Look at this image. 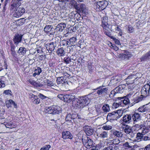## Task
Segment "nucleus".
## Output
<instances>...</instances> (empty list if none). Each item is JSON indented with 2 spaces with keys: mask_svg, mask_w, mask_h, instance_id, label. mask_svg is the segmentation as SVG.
Here are the masks:
<instances>
[{
  "mask_svg": "<svg viewBox=\"0 0 150 150\" xmlns=\"http://www.w3.org/2000/svg\"><path fill=\"white\" fill-rule=\"evenodd\" d=\"M38 96L40 98H41L42 100L49 98L48 97L44 95L41 93H39L38 95Z\"/></svg>",
  "mask_w": 150,
  "mask_h": 150,
  "instance_id": "obj_53",
  "label": "nucleus"
},
{
  "mask_svg": "<svg viewBox=\"0 0 150 150\" xmlns=\"http://www.w3.org/2000/svg\"><path fill=\"white\" fill-rule=\"evenodd\" d=\"M80 11H82V12H83L84 9L85 8V5L83 4H81L79 5Z\"/></svg>",
  "mask_w": 150,
  "mask_h": 150,
  "instance_id": "obj_54",
  "label": "nucleus"
},
{
  "mask_svg": "<svg viewBox=\"0 0 150 150\" xmlns=\"http://www.w3.org/2000/svg\"><path fill=\"white\" fill-rule=\"evenodd\" d=\"M4 93H5L6 95L10 94V95H11L12 92L11 90H5L4 91Z\"/></svg>",
  "mask_w": 150,
  "mask_h": 150,
  "instance_id": "obj_56",
  "label": "nucleus"
},
{
  "mask_svg": "<svg viewBox=\"0 0 150 150\" xmlns=\"http://www.w3.org/2000/svg\"><path fill=\"white\" fill-rule=\"evenodd\" d=\"M50 146L49 145H47L42 147L40 150H49L50 148Z\"/></svg>",
  "mask_w": 150,
  "mask_h": 150,
  "instance_id": "obj_48",
  "label": "nucleus"
},
{
  "mask_svg": "<svg viewBox=\"0 0 150 150\" xmlns=\"http://www.w3.org/2000/svg\"><path fill=\"white\" fill-rule=\"evenodd\" d=\"M6 106L8 108H9V107H11V104L9 103V100L6 101Z\"/></svg>",
  "mask_w": 150,
  "mask_h": 150,
  "instance_id": "obj_61",
  "label": "nucleus"
},
{
  "mask_svg": "<svg viewBox=\"0 0 150 150\" xmlns=\"http://www.w3.org/2000/svg\"><path fill=\"white\" fill-rule=\"evenodd\" d=\"M123 111L122 110H118L117 112H113L108 113L107 117L108 121L116 120L122 116Z\"/></svg>",
  "mask_w": 150,
  "mask_h": 150,
  "instance_id": "obj_4",
  "label": "nucleus"
},
{
  "mask_svg": "<svg viewBox=\"0 0 150 150\" xmlns=\"http://www.w3.org/2000/svg\"><path fill=\"white\" fill-rule=\"evenodd\" d=\"M111 132L114 136L118 137H122V134L121 132L116 130H111Z\"/></svg>",
  "mask_w": 150,
  "mask_h": 150,
  "instance_id": "obj_25",
  "label": "nucleus"
},
{
  "mask_svg": "<svg viewBox=\"0 0 150 150\" xmlns=\"http://www.w3.org/2000/svg\"><path fill=\"white\" fill-rule=\"evenodd\" d=\"M71 59L69 57L66 58H65L64 59V62L67 64H69L70 62H71Z\"/></svg>",
  "mask_w": 150,
  "mask_h": 150,
  "instance_id": "obj_50",
  "label": "nucleus"
},
{
  "mask_svg": "<svg viewBox=\"0 0 150 150\" xmlns=\"http://www.w3.org/2000/svg\"><path fill=\"white\" fill-rule=\"evenodd\" d=\"M26 49L24 47H20L17 53L20 55H24L26 52Z\"/></svg>",
  "mask_w": 150,
  "mask_h": 150,
  "instance_id": "obj_27",
  "label": "nucleus"
},
{
  "mask_svg": "<svg viewBox=\"0 0 150 150\" xmlns=\"http://www.w3.org/2000/svg\"><path fill=\"white\" fill-rule=\"evenodd\" d=\"M149 140H150V137L146 136H144V134H143L142 141H146Z\"/></svg>",
  "mask_w": 150,
  "mask_h": 150,
  "instance_id": "obj_51",
  "label": "nucleus"
},
{
  "mask_svg": "<svg viewBox=\"0 0 150 150\" xmlns=\"http://www.w3.org/2000/svg\"><path fill=\"white\" fill-rule=\"evenodd\" d=\"M113 147L112 146H110L104 148L102 150H112Z\"/></svg>",
  "mask_w": 150,
  "mask_h": 150,
  "instance_id": "obj_58",
  "label": "nucleus"
},
{
  "mask_svg": "<svg viewBox=\"0 0 150 150\" xmlns=\"http://www.w3.org/2000/svg\"><path fill=\"white\" fill-rule=\"evenodd\" d=\"M56 52L57 55L60 57L66 54V52L63 47L59 48Z\"/></svg>",
  "mask_w": 150,
  "mask_h": 150,
  "instance_id": "obj_24",
  "label": "nucleus"
},
{
  "mask_svg": "<svg viewBox=\"0 0 150 150\" xmlns=\"http://www.w3.org/2000/svg\"><path fill=\"white\" fill-rule=\"evenodd\" d=\"M137 77L136 75L131 74L129 75L125 80L126 82V84L128 86L134 83V81L137 79Z\"/></svg>",
  "mask_w": 150,
  "mask_h": 150,
  "instance_id": "obj_10",
  "label": "nucleus"
},
{
  "mask_svg": "<svg viewBox=\"0 0 150 150\" xmlns=\"http://www.w3.org/2000/svg\"><path fill=\"white\" fill-rule=\"evenodd\" d=\"M102 109L104 112H107L110 110V107L108 104H105L103 106Z\"/></svg>",
  "mask_w": 150,
  "mask_h": 150,
  "instance_id": "obj_28",
  "label": "nucleus"
},
{
  "mask_svg": "<svg viewBox=\"0 0 150 150\" xmlns=\"http://www.w3.org/2000/svg\"><path fill=\"white\" fill-rule=\"evenodd\" d=\"M120 142V140L118 139H115L113 140V143L115 144H117Z\"/></svg>",
  "mask_w": 150,
  "mask_h": 150,
  "instance_id": "obj_63",
  "label": "nucleus"
},
{
  "mask_svg": "<svg viewBox=\"0 0 150 150\" xmlns=\"http://www.w3.org/2000/svg\"><path fill=\"white\" fill-rule=\"evenodd\" d=\"M90 100L87 96L81 97L76 100L75 107L77 109L83 108L84 107L90 103Z\"/></svg>",
  "mask_w": 150,
  "mask_h": 150,
  "instance_id": "obj_1",
  "label": "nucleus"
},
{
  "mask_svg": "<svg viewBox=\"0 0 150 150\" xmlns=\"http://www.w3.org/2000/svg\"><path fill=\"white\" fill-rule=\"evenodd\" d=\"M9 103L11 104V106L12 105H14V108H16L17 107V104L15 103L12 100H9Z\"/></svg>",
  "mask_w": 150,
  "mask_h": 150,
  "instance_id": "obj_52",
  "label": "nucleus"
},
{
  "mask_svg": "<svg viewBox=\"0 0 150 150\" xmlns=\"http://www.w3.org/2000/svg\"><path fill=\"white\" fill-rule=\"evenodd\" d=\"M132 117L134 122L137 121L141 119L140 115L137 112L134 113L132 115Z\"/></svg>",
  "mask_w": 150,
  "mask_h": 150,
  "instance_id": "obj_22",
  "label": "nucleus"
},
{
  "mask_svg": "<svg viewBox=\"0 0 150 150\" xmlns=\"http://www.w3.org/2000/svg\"><path fill=\"white\" fill-rule=\"evenodd\" d=\"M118 98L119 99L121 100L120 102H122V105L124 104L125 105H127L130 103L129 100L128 98L127 97H125V98H123L121 97H118Z\"/></svg>",
  "mask_w": 150,
  "mask_h": 150,
  "instance_id": "obj_23",
  "label": "nucleus"
},
{
  "mask_svg": "<svg viewBox=\"0 0 150 150\" xmlns=\"http://www.w3.org/2000/svg\"><path fill=\"white\" fill-rule=\"evenodd\" d=\"M98 135L100 137L102 138H106L108 136V132L105 131L103 132Z\"/></svg>",
  "mask_w": 150,
  "mask_h": 150,
  "instance_id": "obj_39",
  "label": "nucleus"
},
{
  "mask_svg": "<svg viewBox=\"0 0 150 150\" xmlns=\"http://www.w3.org/2000/svg\"><path fill=\"white\" fill-rule=\"evenodd\" d=\"M122 79V77L121 75L119 74L115 75L111 78L110 83L112 85L116 86V84L119 82Z\"/></svg>",
  "mask_w": 150,
  "mask_h": 150,
  "instance_id": "obj_8",
  "label": "nucleus"
},
{
  "mask_svg": "<svg viewBox=\"0 0 150 150\" xmlns=\"http://www.w3.org/2000/svg\"><path fill=\"white\" fill-rule=\"evenodd\" d=\"M123 105H122V102H119L118 103H113L112 107L113 108H116L119 106H122Z\"/></svg>",
  "mask_w": 150,
  "mask_h": 150,
  "instance_id": "obj_34",
  "label": "nucleus"
},
{
  "mask_svg": "<svg viewBox=\"0 0 150 150\" xmlns=\"http://www.w3.org/2000/svg\"><path fill=\"white\" fill-rule=\"evenodd\" d=\"M82 140L83 143L87 148H89L92 146L93 142L89 137H85L82 138Z\"/></svg>",
  "mask_w": 150,
  "mask_h": 150,
  "instance_id": "obj_7",
  "label": "nucleus"
},
{
  "mask_svg": "<svg viewBox=\"0 0 150 150\" xmlns=\"http://www.w3.org/2000/svg\"><path fill=\"white\" fill-rule=\"evenodd\" d=\"M108 17H104L102 21V26L104 29V30L109 31L110 30L111 31H112V26L114 25L115 21L113 20L110 21V22L108 23Z\"/></svg>",
  "mask_w": 150,
  "mask_h": 150,
  "instance_id": "obj_2",
  "label": "nucleus"
},
{
  "mask_svg": "<svg viewBox=\"0 0 150 150\" xmlns=\"http://www.w3.org/2000/svg\"><path fill=\"white\" fill-rule=\"evenodd\" d=\"M142 88H144V90L147 92H148L149 93V90L150 89V85L149 84H147L145 85Z\"/></svg>",
  "mask_w": 150,
  "mask_h": 150,
  "instance_id": "obj_44",
  "label": "nucleus"
},
{
  "mask_svg": "<svg viewBox=\"0 0 150 150\" xmlns=\"http://www.w3.org/2000/svg\"><path fill=\"white\" fill-rule=\"evenodd\" d=\"M69 41L66 40H64L61 42L60 44L62 46L69 45Z\"/></svg>",
  "mask_w": 150,
  "mask_h": 150,
  "instance_id": "obj_42",
  "label": "nucleus"
},
{
  "mask_svg": "<svg viewBox=\"0 0 150 150\" xmlns=\"http://www.w3.org/2000/svg\"><path fill=\"white\" fill-rule=\"evenodd\" d=\"M66 25L65 23H60L58 25L57 28H59V30L62 31L66 27Z\"/></svg>",
  "mask_w": 150,
  "mask_h": 150,
  "instance_id": "obj_37",
  "label": "nucleus"
},
{
  "mask_svg": "<svg viewBox=\"0 0 150 150\" xmlns=\"http://www.w3.org/2000/svg\"><path fill=\"white\" fill-rule=\"evenodd\" d=\"M126 86V85L124 84L120 85L114 90V91H112L111 93L113 94V96H115L117 93H122L124 91Z\"/></svg>",
  "mask_w": 150,
  "mask_h": 150,
  "instance_id": "obj_9",
  "label": "nucleus"
},
{
  "mask_svg": "<svg viewBox=\"0 0 150 150\" xmlns=\"http://www.w3.org/2000/svg\"><path fill=\"white\" fill-rule=\"evenodd\" d=\"M1 126L2 127L4 126L6 128L12 129L16 127V126L11 121L8 122H5L3 123H1Z\"/></svg>",
  "mask_w": 150,
  "mask_h": 150,
  "instance_id": "obj_17",
  "label": "nucleus"
},
{
  "mask_svg": "<svg viewBox=\"0 0 150 150\" xmlns=\"http://www.w3.org/2000/svg\"><path fill=\"white\" fill-rule=\"evenodd\" d=\"M5 86V84L4 81H0V88L4 87Z\"/></svg>",
  "mask_w": 150,
  "mask_h": 150,
  "instance_id": "obj_55",
  "label": "nucleus"
},
{
  "mask_svg": "<svg viewBox=\"0 0 150 150\" xmlns=\"http://www.w3.org/2000/svg\"><path fill=\"white\" fill-rule=\"evenodd\" d=\"M104 34L109 37H110L112 39L113 38V37L111 36V33L109 31L104 30Z\"/></svg>",
  "mask_w": 150,
  "mask_h": 150,
  "instance_id": "obj_47",
  "label": "nucleus"
},
{
  "mask_svg": "<svg viewBox=\"0 0 150 150\" xmlns=\"http://www.w3.org/2000/svg\"><path fill=\"white\" fill-rule=\"evenodd\" d=\"M71 4L74 5V7L76 10L80 11L79 4L78 5L76 1L72 0L71 1Z\"/></svg>",
  "mask_w": 150,
  "mask_h": 150,
  "instance_id": "obj_32",
  "label": "nucleus"
},
{
  "mask_svg": "<svg viewBox=\"0 0 150 150\" xmlns=\"http://www.w3.org/2000/svg\"><path fill=\"white\" fill-rule=\"evenodd\" d=\"M142 61H144L150 59V51L143 56L141 58Z\"/></svg>",
  "mask_w": 150,
  "mask_h": 150,
  "instance_id": "obj_26",
  "label": "nucleus"
},
{
  "mask_svg": "<svg viewBox=\"0 0 150 150\" xmlns=\"http://www.w3.org/2000/svg\"><path fill=\"white\" fill-rule=\"evenodd\" d=\"M11 54L13 57H16L17 54L16 53L15 50H11Z\"/></svg>",
  "mask_w": 150,
  "mask_h": 150,
  "instance_id": "obj_62",
  "label": "nucleus"
},
{
  "mask_svg": "<svg viewBox=\"0 0 150 150\" xmlns=\"http://www.w3.org/2000/svg\"><path fill=\"white\" fill-rule=\"evenodd\" d=\"M45 109L46 113L50 114H59L61 112L60 108L55 106L46 107Z\"/></svg>",
  "mask_w": 150,
  "mask_h": 150,
  "instance_id": "obj_5",
  "label": "nucleus"
},
{
  "mask_svg": "<svg viewBox=\"0 0 150 150\" xmlns=\"http://www.w3.org/2000/svg\"><path fill=\"white\" fill-rule=\"evenodd\" d=\"M108 4L106 1H102L98 2L94 4V7L97 11H100L105 9Z\"/></svg>",
  "mask_w": 150,
  "mask_h": 150,
  "instance_id": "obj_6",
  "label": "nucleus"
},
{
  "mask_svg": "<svg viewBox=\"0 0 150 150\" xmlns=\"http://www.w3.org/2000/svg\"><path fill=\"white\" fill-rule=\"evenodd\" d=\"M42 71L41 69L39 67H37L34 71V72H35L37 74V75H39Z\"/></svg>",
  "mask_w": 150,
  "mask_h": 150,
  "instance_id": "obj_45",
  "label": "nucleus"
},
{
  "mask_svg": "<svg viewBox=\"0 0 150 150\" xmlns=\"http://www.w3.org/2000/svg\"><path fill=\"white\" fill-rule=\"evenodd\" d=\"M113 26H116V27L115 28V30L116 32L117 33L118 32H120L121 31V30L119 28V26L117 24H116L115 22L114 24V25H113Z\"/></svg>",
  "mask_w": 150,
  "mask_h": 150,
  "instance_id": "obj_46",
  "label": "nucleus"
},
{
  "mask_svg": "<svg viewBox=\"0 0 150 150\" xmlns=\"http://www.w3.org/2000/svg\"><path fill=\"white\" fill-rule=\"evenodd\" d=\"M102 129L104 130H111L112 129V126L109 125H105L103 126Z\"/></svg>",
  "mask_w": 150,
  "mask_h": 150,
  "instance_id": "obj_43",
  "label": "nucleus"
},
{
  "mask_svg": "<svg viewBox=\"0 0 150 150\" xmlns=\"http://www.w3.org/2000/svg\"><path fill=\"white\" fill-rule=\"evenodd\" d=\"M147 109L145 106H143L142 107H140L138 109V111L140 112H145L147 111Z\"/></svg>",
  "mask_w": 150,
  "mask_h": 150,
  "instance_id": "obj_41",
  "label": "nucleus"
},
{
  "mask_svg": "<svg viewBox=\"0 0 150 150\" xmlns=\"http://www.w3.org/2000/svg\"><path fill=\"white\" fill-rule=\"evenodd\" d=\"M132 115L127 114L122 117L123 121L126 123H129L132 121Z\"/></svg>",
  "mask_w": 150,
  "mask_h": 150,
  "instance_id": "obj_21",
  "label": "nucleus"
},
{
  "mask_svg": "<svg viewBox=\"0 0 150 150\" xmlns=\"http://www.w3.org/2000/svg\"><path fill=\"white\" fill-rule=\"evenodd\" d=\"M95 110L98 115H101L103 113V112L101 111V110L100 106L97 105L95 107Z\"/></svg>",
  "mask_w": 150,
  "mask_h": 150,
  "instance_id": "obj_35",
  "label": "nucleus"
},
{
  "mask_svg": "<svg viewBox=\"0 0 150 150\" xmlns=\"http://www.w3.org/2000/svg\"><path fill=\"white\" fill-rule=\"evenodd\" d=\"M57 97L65 102L70 103L72 102L73 104H74L75 102L76 98L75 96L71 95L59 94L58 95Z\"/></svg>",
  "mask_w": 150,
  "mask_h": 150,
  "instance_id": "obj_3",
  "label": "nucleus"
},
{
  "mask_svg": "<svg viewBox=\"0 0 150 150\" xmlns=\"http://www.w3.org/2000/svg\"><path fill=\"white\" fill-rule=\"evenodd\" d=\"M94 90H97V94L99 96H102L103 94L106 93L108 90L107 88H103V86H100Z\"/></svg>",
  "mask_w": 150,
  "mask_h": 150,
  "instance_id": "obj_15",
  "label": "nucleus"
},
{
  "mask_svg": "<svg viewBox=\"0 0 150 150\" xmlns=\"http://www.w3.org/2000/svg\"><path fill=\"white\" fill-rule=\"evenodd\" d=\"M76 39L75 37H73L71 38L69 40V45L71 46H67V48L69 49V50H67V52H70L71 51V46H74L75 45V44L76 43Z\"/></svg>",
  "mask_w": 150,
  "mask_h": 150,
  "instance_id": "obj_19",
  "label": "nucleus"
},
{
  "mask_svg": "<svg viewBox=\"0 0 150 150\" xmlns=\"http://www.w3.org/2000/svg\"><path fill=\"white\" fill-rule=\"evenodd\" d=\"M123 146L125 147L130 148H132V146H131L129 144V143L128 142H126L123 144Z\"/></svg>",
  "mask_w": 150,
  "mask_h": 150,
  "instance_id": "obj_57",
  "label": "nucleus"
},
{
  "mask_svg": "<svg viewBox=\"0 0 150 150\" xmlns=\"http://www.w3.org/2000/svg\"><path fill=\"white\" fill-rule=\"evenodd\" d=\"M65 79L63 77H58L57 79V82L58 84H63L65 83Z\"/></svg>",
  "mask_w": 150,
  "mask_h": 150,
  "instance_id": "obj_29",
  "label": "nucleus"
},
{
  "mask_svg": "<svg viewBox=\"0 0 150 150\" xmlns=\"http://www.w3.org/2000/svg\"><path fill=\"white\" fill-rule=\"evenodd\" d=\"M22 36V35L18 33L16 34L14 36L13 40L14 44L16 46L19 43L21 42Z\"/></svg>",
  "mask_w": 150,
  "mask_h": 150,
  "instance_id": "obj_14",
  "label": "nucleus"
},
{
  "mask_svg": "<svg viewBox=\"0 0 150 150\" xmlns=\"http://www.w3.org/2000/svg\"><path fill=\"white\" fill-rule=\"evenodd\" d=\"M25 12V10L23 7H19L18 11L14 14V16L17 18L21 16Z\"/></svg>",
  "mask_w": 150,
  "mask_h": 150,
  "instance_id": "obj_16",
  "label": "nucleus"
},
{
  "mask_svg": "<svg viewBox=\"0 0 150 150\" xmlns=\"http://www.w3.org/2000/svg\"><path fill=\"white\" fill-rule=\"evenodd\" d=\"M143 135V134L140 132H138L137 133L136 138L138 142L142 141Z\"/></svg>",
  "mask_w": 150,
  "mask_h": 150,
  "instance_id": "obj_36",
  "label": "nucleus"
},
{
  "mask_svg": "<svg viewBox=\"0 0 150 150\" xmlns=\"http://www.w3.org/2000/svg\"><path fill=\"white\" fill-rule=\"evenodd\" d=\"M124 132L126 134L130 135L131 137H133L134 136V133L132 131L131 127L129 126H126L124 127Z\"/></svg>",
  "mask_w": 150,
  "mask_h": 150,
  "instance_id": "obj_20",
  "label": "nucleus"
},
{
  "mask_svg": "<svg viewBox=\"0 0 150 150\" xmlns=\"http://www.w3.org/2000/svg\"><path fill=\"white\" fill-rule=\"evenodd\" d=\"M46 82L47 83L48 86H50L51 87H53L54 86V84H53V83L52 81H50L48 79H47L46 80Z\"/></svg>",
  "mask_w": 150,
  "mask_h": 150,
  "instance_id": "obj_49",
  "label": "nucleus"
},
{
  "mask_svg": "<svg viewBox=\"0 0 150 150\" xmlns=\"http://www.w3.org/2000/svg\"><path fill=\"white\" fill-rule=\"evenodd\" d=\"M144 150H150V148L148 146H146L144 148Z\"/></svg>",
  "mask_w": 150,
  "mask_h": 150,
  "instance_id": "obj_64",
  "label": "nucleus"
},
{
  "mask_svg": "<svg viewBox=\"0 0 150 150\" xmlns=\"http://www.w3.org/2000/svg\"><path fill=\"white\" fill-rule=\"evenodd\" d=\"M57 44L56 42H50L48 43L46 45V47L47 50L48 51L55 52V48L56 47Z\"/></svg>",
  "mask_w": 150,
  "mask_h": 150,
  "instance_id": "obj_11",
  "label": "nucleus"
},
{
  "mask_svg": "<svg viewBox=\"0 0 150 150\" xmlns=\"http://www.w3.org/2000/svg\"><path fill=\"white\" fill-rule=\"evenodd\" d=\"M62 138L64 139H72L73 136L71 134L69 131H64L62 133Z\"/></svg>",
  "mask_w": 150,
  "mask_h": 150,
  "instance_id": "obj_18",
  "label": "nucleus"
},
{
  "mask_svg": "<svg viewBox=\"0 0 150 150\" xmlns=\"http://www.w3.org/2000/svg\"><path fill=\"white\" fill-rule=\"evenodd\" d=\"M54 29L52 27V29L47 33L49 35H54Z\"/></svg>",
  "mask_w": 150,
  "mask_h": 150,
  "instance_id": "obj_60",
  "label": "nucleus"
},
{
  "mask_svg": "<svg viewBox=\"0 0 150 150\" xmlns=\"http://www.w3.org/2000/svg\"><path fill=\"white\" fill-rule=\"evenodd\" d=\"M141 95L144 98L146 97L149 95V93L148 92L144 90V88H142L141 90Z\"/></svg>",
  "mask_w": 150,
  "mask_h": 150,
  "instance_id": "obj_31",
  "label": "nucleus"
},
{
  "mask_svg": "<svg viewBox=\"0 0 150 150\" xmlns=\"http://www.w3.org/2000/svg\"><path fill=\"white\" fill-rule=\"evenodd\" d=\"M35 98L34 99H32V102L34 104H38L40 102V99L38 97V96L35 97Z\"/></svg>",
  "mask_w": 150,
  "mask_h": 150,
  "instance_id": "obj_40",
  "label": "nucleus"
},
{
  "mask_svg": "<svg viewBox=\"0 0 150 150\" xmlns=\"http://www.w3.org/2000/svg\"><path fill=\"white\" fill-rule=\"evenodd\" d=\"M52 27L51 25H46L44 28V31L47 34L50 32V31L52 29Z\"/></svg>",
  "mask_w": 150,
  "mask_h": 150,
  "instance_id": "obj_30",
  "label": "nucleus"
},
{
  "mask_svg": "<svg viewBox=\"0 0 150 150\" xmlns=\"http://www.w3.org/2000/svg\"><path fill=\"white\" fill-rule=\"evenodd\" d=\"M13 1L12 4L11 5L10 10L11 12H14L17 11L19 6L18 5V2L17 0H13Z\"/></svg>",
  "mask_w": 150,
  "mask_h": 150,
  "instance_id": "obj_13",
  "label": "nucleus"
},
{
  "mask_svg": "<svg viewBox=\"0 0 150 150\" xmlns=\"http://www.w3.org/2000/svg\"><path fill=\"white\" fill-rule=\"evenodd\" d=\"M74 114L72 115L71 114H69L66 116V121H71V119H74Z\"/></svg>",
  "mask_w": 150,
  "mask_h": 150,
  "instance_id": "obj_38",
  "label": "nucleus"
},
{
  "mask_svg": "<svg viewBox=\"0 0 150 150\" xmlns=\"http://www.w3.org/2000/svg\"><path fill=\"white\" fill-rule=\"evenodd\" d=\"M83 130L88 136L92 135L93 132V129L91 126L87 125L84 126L83 127Z\"/></svg>",
  "mask_w": 150,
  "mask_h": 150,
  "instance_id": "obj_12",
  "label": "nucleus"
},
{
  "mask_svg": "<svg viewBox=\"0 0 150 150\" xmlns=\"http://www.w3.org/2000/svg\"><path fill=\"white\" fill-rule=\"evenodd\" d=\"M112 39H113L114 40L115 43L116 44H117V45H119L120 44V42L119 40H118V39L114 37Z\"/></svg>",
  "mask_w": 150,
  "mask_h": 150,
  "instance_id": "obj_59",
  "label": "nucleus"
},
{
  "mask_svg": "<svg viewBox=\"0 0 150 150\" xmlns=\"http://www.w3.org/2000/svg\"><path fill=\"white\" fill-rule=\"evenodd\" d=\"M143 98H144L142 95H141L140 96L136 97L134 99V104H135V103H137L142 101L143 100Z\"/></svg>",
  "mask_w": 150,
  "mask_h": 150,
  "instance_id": "obj_33",
  "label": "nucleus"
}]
</instances>
